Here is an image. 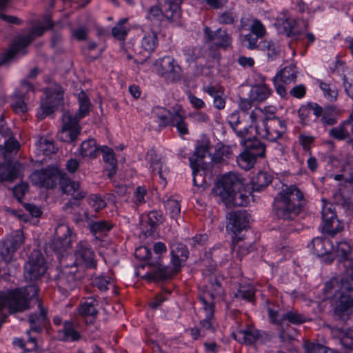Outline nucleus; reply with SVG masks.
Instances as JSON below:
<instances>
[{
    "mask_svg": "<svg viewBox=\"0 0 353 353\" xmlns=\"http://www.w3.org/2000/svg\"><path fill=\"white\" fill-rule=\"evenodd\" d=\"M351 247L346 241L337 244L335 252L345 260V270L339 279H332L325 284V291L334 290L339 296L336 302L334 312L341 319L353 314V262L348 261Z\"/></svg>",
    "mask_w": 353,
    "mask_h": 353,
    "instance_id": "f257e3e1",
    "label": "nucleus"
},
{
    "mask_svg": "<svg viewBox=\"0 0 353 353\" xmlns=\"http://www.w3.org/2000/svg\"><path fill=\"white\" fill-rule=\"evenodd\" d=\"M243 180L234 173L223 176L216 183L212 193L228 206H241L248 203V198L239 192Z\"/></svg>",
    "mask_w": 353,
    "mask_h": 353,
    "instance_id": "f03ea898",
    "label": "nucleus"
},
{
    "mask_svg": "<svg viewBox=\"0 0 353 353\" xmlns=\"http://www.w3.org/2000/svg\"><path fill=\"white\" fill-rule=\"evenodd\" d=\"M38 292L36 285L17 289L7 292H0V320L6 316V309L10 312H23L29 307V301L35 297Z\"/></svg>",
    "mask_w": 353,
    "mask_h": 353,
    "instance_id": "7ed1b4c3",
    "label": "nucleus"
},
{
    "mask_svg": "<svg viewBox=\"0 0 353 353\" xmlns=\"http://www.w3.org/2000/svg\"><path fill=\"white\" fill-rule=\"evenodd\" d=\"M79 108L75 116L69 112L63 114V126L58 134L61 141L71 142L74 141L80 133L79 121L89 114L90 103L84 92L78 94Z\"/></svg>",
    "mask_w": 353,
    "mask_h": 353,
    "instance_id": "20e7f679",
    "label": "nucleus"
},
{
    "mask_svg": "<svg viewBox=\"0 0 353 353\" xmlns=\"http://www.w3.org/2000/svg\"><path fill=\"white\" fill-rule=\"evenodd\" d=\"M303 195L295 186L286 187L274 200V210L278 217L292 219L301 210Z\"/></svg>",
    "mask_w": 353,
    "mask_h": 353,
    "instance_id": "39448f33",
    "label": "nucleus"
},
{
    "mask_svg": "<svg viewBox=\"0 0 353 353\" xmlns=\"http://www.w3.org/2000/svg\"><path fill=\"white\" fill-rule=\"evenodd\" d=\"M19 148V143L13 139L6 141L4 146L0 145V182H12L21 176L22 165L17 161L10 162V153Z\"/></svg>",
    "mask_w": 353,
    "mask_h": 353,
    "instance_id": "423d86ee",
    "label": "nucleus"
},
{
    "mask_svg": "<svg viewBox=\"0 0 353 353\" xmlns=\"http://www.w3.org/2000/svg\"><path fill=\"white\" fill-rule=\"evenodd\" d=\"M183 0H159V6H152L147 14V19L159 25L164 19L176 21L181 17L180 4Z\"/></svg>",
    "mask_w": 353,
    "mask_h": 353,
    "instance_id": "0eeeda50",
    "label": "nucleus"
},
{
    "mask_svg": "<svg viewBox=\"0 0 353 353\" xmlns=\"http://www.w3.org/2000/svg\"><path fill=\"white\" fill-rule=\"evenodd\" d=\"M210 148V141L203 139L197 143L194 154L190 158L194 184L203 188L208 185V183L203 179V169L205 168L203 159L208 154Z\"/></svg>",
    "mask_w": 353,
    "mask_h": 353,
    "instance_id": "6e6552de",
    "label": "nucleus"
},
{
    "mask_svg": "<svg viewBox=\"0 0 353 353\" xmlns=\"http://www.w3.org/2000/svg\"><path fill=\"white\" fill-rule=\"evenodd\" d=\"M46 97L41 101L37 112L39 119H42L55 112L63 105V90L56 83H52L45 90Z\"/></svg>",
    "mask_w": 353,
    "mask_h": 353,
    "instance_id": "1a4fd4ad",
    "label": "nucleus"
},
{
    "mask_svg": "<svg viewBox=\"0 0 353 353\" xmlns=\"http://www.w3.org/2000/svg\"><path fill=\"white\" fill-rule=\"evenodd\" d=\"M155 72L168 82H174L181 78V67L170 56L157 59L154 63Z\"/></svg>",
    "mask_w": 353,
    "mask_h": 353,
    "instance_id": "9d476101",
    "label": "nucleus"
},
{
    "mask_svg": "<svg viewBox=\"0 0 353 353\" xmlns=\"http://www.w3.org/2000/svg\"><path fill=\"white\" fill-rule=\"evenodd\" d=\"M47 268L43 254L37 250H34L24 265V278L29 281H37L45 274Z\"/></svg>",
    "mask_w": 353,
    "mask_h": 353,
    "instance_id": "9b49d317",
    "label": "nucleus"
},
{
    "mask_svg": "<svg viewBox=\"0 0 353 353\" xmlns=\"http://www.w3.org/2000/svg\"><path fill=\"white\" fill-rule=\"evenodd\" d=\"M43 23L45 26L38 25L34 27L31 30L30 36L20 39L17 43L12 45L8 52L9 58H13L17 54H24L26 53V48L31 42L33 37L41 36L45 31L52 27L50 17L48 16L44 19Z\"/></svg>",
    "mask_w": 353,
    "mask_h": 353,
    "instance_id": "f8f14e48",
    "label": "nucleus"
},
{
    "mask_svg": "<svg viewBox=\"0 0 353 353\" xmlns=\"http://www.w3.org/2000/svg\"><path fill=\"white\" fill-rule=\"evenodd\" d=\"M74 265L85 268H93L97 266L96 255L87 241H81L74 250Z\"/></svg>",
    "mask_w": 353,
    "mask_h": 353,
    "instance_id": "ddd939ff",
    "label": "nucleus"
},
{
    "mask_svg": "<svg viewBox=\"0 0 353 353\" xmlns=\"http://www.w3.org/2000/svg\"><path fill=\"white\" fill-rule=\"evenodd\" d=\"M61 176V172L58 167L52 166L46 169L37 170L30 176V181L38 186L52 188L56 183V181Z\"/></svg>",
    "mask_w": 353,
    "mask_h": 353,
    "instance_id": "4468645a",
    "label": "nucleus"
},
{
    "mask_svg": "<svg viewBox=\"0 0 353 353\" xmlns=\"http://www.w3.org/2000/svg\"><path fill=\"white\" fill-rule=\"evenodd\" d=\"M74 235L72 229L65 223H59L55 230V236L51 247L58 252H63L71 246Z\"/></svg>",
    "mask_w": 353,
    "mask_h": 353,
    "instance_id": "2eb2a0df",
    "label": "nucleus"
},
{
    "mask_svg": "<svg viewBox=\"0 0 353 353\" xmlns=\"http://www.w3.org/2000/svg\"><path fill=\"white\" fill-rule=\"evenodd\" d=\"M32 84L26 80H23L19 88H18L12 97L11 106L14 112L23 114L28 110L27 105V92L32 91Z\"/></svg>",
    "mask_w": 353,
    "mask_h": 353,
    "instance_id": "dca6fc26",
    "label": "nucleus"
},
{
    "mask_svg": "<svg viewBox=\"0 0 353 353\" xmlns=\"http://www.w3.org/2000/svg\"><path fill=\"white\" fill-rule=\"evenodd\" d=\"M23 241L24 236L21 230H17L14 235L7 237L0 250L2 260L6 263L12 261L14 259L15 251Z\"/></svg>",
    "mask_w": 353,
    "mask_h": 353,
    "instance_id": "f3484780",
    "label": "nucleus"
},
{
    "mask_svg": "<svg viewBox=\"0 0 353 353\" xmlns=\"http://www.w3.org/2000/svg\"><path fill=\"white\" fill-rule=\"evenodd\" d=\"M263 126L262 129H259L257 125L255 128L259 135L270 141H274L279 139L285 130V125L280 119L265 122Z\"/></svg>",
    "mask_w": 353,
    "mask_h": 353,
    "instance_id": "a211bd4d",
    "label": "nucleus"
},
{
    "mask_svg": "<svg viewBox=\"0 0 353 353\" xmlns=\"http://www.w3.org/2000/svg\"><path fill=\"white\" fill-rule=\"evenodd\" d=\"M199 301L201 304L200 311L201 317H204L200 322L203 329L214 330L213 323L212 321L214 315V303L212 302V295L205 294L199 296Z\"/></svg>",
    "mask_w": 353,
    "mask_h": 353,
    "instance_id": "6ab92c4d",
    "label": "nucleus"
},
{
    "mask_svg": "<svg viewBox=\"0 0 353 353\" xmlns=\"http://www.w3.org/2000/svg\"><path fill=\"white\" fill-rule=\"evenodd\" d=\"M76 271L77 270L73 268L71 265H65L57 278V286L61 291L68 293L76 286Z\"/></svg>",
    "mask_w": 353,
    "mask_h": 353,
    "instance_id": "aec40b11",
    "label": "nucleus"
},
{
    "mask_svg": "<svg viewBox=\"0 0 353 353\" xmlns=\"http://www.w3.org/2000/svg\"><path fill=\"white\" fill-rule=\"evenodd\" d=\"M249 219L245 212L235 211L229 214L227 230L237 234L248 226Z\"/></svg>",
    "mask_w": 353,
    "mask_h": 353,
    "instance_id": "412c9836",
    "label": "nucleus"
},
{
    "mask_svg": "<svg viewBox=\"0 0 353 353\" xmlns=\"http://www.w3.org/2000/svg\"><path fill=\"white\" fill-rule=\"evenodd\" d=\"M322 219L323 221V229L329 234H336L340 228V222L336 219L334 211L331 205H325L322 208Z\"/></svg>",
    "mask_w": 353,
    "mask_h": 353,
    "instance_id": "4be33fe9",
    "label": "nucleus"
},
{
    "mask_svg": "<svg viewBox=\"0 0 353 353\" xmlns=\"http://www.w3.org/2000/svg\"><path fill=\"white\" fill-rule=\"evenodd\" d=\"M275 26L279 33L285 34L289 37L296 39V36L299 34L295 28L296 21L294 19L286 15L280 17Z\"/></svg>",
    "mask_w": 353,
    "mask_h": 353,
    "instance_id": "5701e85b",
    "label": "nucleus"
},
{
    "mask_svg": "<svg viewBox=\"0 0 353 353\" xmlns=\"http://www.w3.org/2000/svg\"><path fill=\"white\" fill-rule=\"evenodd\" d=\"M232 336L239 342L246 345H252L260 338L259 332L253 327L238 330Z\"/></svg>",
    "mask_w": 353,
    "mask_h": 353,
    "instance_id": "b1692460",
    "label": "nucleus"
},
{
    "mask_svg": "<svg viewBox=\"0 0 353 353\" xmlns=\"http://www.w3.org/2000/svg\"><path fill=\"white\" fill-rule=\"evenodd\" d=\"M310 246L313 249L314 254L317 256H323L332 253L334 250L332 241L321 237L314 239L310 243Z\"/></svg>",
    "mask_w": 353,
    "mask_h": 353,
    "instance_id": "393cba45",
    "label": "nucleus"
},
{
    "mask_svg": "<svg viewBox=\"0 0 353 353\" xmlns=\"http://www.w3.org/2000/svg\"><path fill=\"white\" fill-rule=\"evenodd\" d=\"M205 34L210 41H213L219 47L225 48L231 43L230 35L223 30L219 29L215 32H212L209 28H205Z\"/></svg>",
    "mask_w": 353,
    "mask_h": 353,
    "instance_id": "a878e982",
    "label": "nucleus"
},
{
    "mask_svg": "<svg viewBox=\"0 0 353 353\" xmlns=\"http://www.w3.org/2000/svg\"><path fill=\"white\" fill-rule=\"evenodd\" d=\"M269 316L274 323H281L285 320L294 324H299L305 321V317L296 311H290L282 316L281 319H277L278 313L274 310H269Z\"/></svg>",
    "mask_w": 353,
    "mask_h": 353,
    "instance_id": "bb28decb",
    "label": "nucleus"
},
{
    "mask_svg": "<svg viewBox=\"0 0 353 353\" xmlns=\"http://www.w3.org/2000/svg\"><path fill=\"white\" fill-rule=\"evenodd\" d=\"M260 153H254L248 149L241 153L236 159V161L239 167L242 169L248 170L251 169L256 162V155H261L263 154V148H259Z\"/></svg>",
    "mask_w": 353,
    "mask_h": 353,
    "instance_id": "cd10ccee",
    "label": "nucleus"
},
{
    "mask_svg": "<svg viewBox=\"0 0 353 353\" xmlns=\"http://www.w3.org/2000/svg\"><path fill=\"white\" fill-rule=\"evenodd\" d=\"M351 124L349 121H343L340 125L332 128L329 134L334 139L342 141L351 139Z\"/></svg>",
    "mask_w": 353,
    "mask_h": 353,
    "instance_id": "c85d7f7f",
    "label": "nucleus"
},
{
    "mask_svg": "<svg viewBox=\"0 0 353 353\" xmlns=\"http://www.w3.org/2000/svg\"><path fill=\"white\" fill-rule=\"evenodd\" d=\"M158 44V37L157 33L150 30H143V37L141 41V48L147 52H153Z\"/></svg>",
    "mask_w": 353,
    "mask_h": 353,
    "instance_id": "c756f323",
    "label": "nucleus"
},
{
    "mask_svg": "<svg viewBox=\"0 0 353 353\" xmlns=\"http://www.w3.org/2000/svg\"><path fill=\"white\" fill-rule=\"evenodd\" d=\"M64 193L71 195L73 199L79 200L85 197L86 192L80 188L78 183L70 180H64L61 184Z\"/></svg>",
    "mask_w": 353,
    "mask_h": 353,
    "instance_id": "7c9ffc66",
    "label": "nucleus"
},
{
    "mask_svg": "<svg viewBox=\"0 0 353 353\" xmlns=\"http://www.w3.org/2000/svg\"><path fill=\"white\" fill-rule=\"evenodd\" d=\"M36 150L39 155L48 156L57 150L52 139L41 137L36 142Z\"/></svg>",
    "mask_w": 353,
    "mask_h": 353,
    "instance_id": "2f4dec72",
    "label": "nucleus"
},
{
    "mask_svg": "<svg viewBox=\"0 0 353 353\" xmlns=\"http://www.w3.org/2000/svg\"><path fill=\"white\" fill-rule=\"evenodd\" d=\"M99 154V147L93 139L83 141L80 145L79 154L84 158L94 159Z\"/></svg>",
    "mask_w": 353,
    "mask_h": 353,
    "instance_id": "473e14b6",
    "label": "nucleus"
},
{
    "mask_svg": "<svg viewBox=\"0 0 353 353\" xmlns=\"http://www.w3.org/2000/svg\"><path fill=\"white\" fill-rule=\"evenodd\" d=\"M171 254L172 265H173L174 272H177L181 266L182 263L188 258V250L184 245H180L176 248H172Z\"/></svg>",
    "mask_w": 353,
    "mask_h": 353,
    "instance_id": "72a5a7b5",
    "label": "nucleus"
},
{
    "mask_svg": "<svg viewBox=\"0 0 353 353\" xmlns=\"http://www.w3.org/2000/svg\"><path fill=\"white\" fill-rule=\"evenodd\" d=\"M233 156L232 148L222 143H218L216 145L214 153L212 155V160L215 163L225 162Z\"/></svg>",
    "mask_w": 353,
    "mask_h": 353,
    "instance_id": "f704fd0d",
    "label": "nucleus"
},
{
    "mask_svg": "<svg viewBox=\"0 0 353 353\" xmlns=\"http://www.w3.org/2000/svg\"><path fill=\"white\" fill-rule=\"evenodd\" d=\"M272 176L266 172H259L252 179V190L261 191L267 187L272 181Z\"/></svg>",
    "mask_w": 353,
    "mask_h": 353,
    "instance_id": "c9c22d12",
    "label": "nucleus"
},
{
    "mask_svg": "<svg viewBox=\"0 0 353 353\" xmlns=\"http://www.w3.org/2000/svg\"><path fill=\"white\" fill-rule=\"evenodd\" d=\"M59 337L65 341H72L80 339L79 333L75 330L71 322L65 321L63 327L59 331Z\"/></svg>",
    "mask_w": 353,
    "mask_h": 353,
    "instance_id": "e433bc0d",
    "label": "nucleus"
},
{
    "mask_svg": "<svg viewBox=\"0 0 353 353\" xmlns=\"http://www.w3.org/2000/svg\"><path fill=\"white\" fill-rule=\"evenodd\" d=\"M150 163V168L152 172H157L159 177L162 179L163 185L165 183V178L163 176V165L161 157L155 152L151 150L148 154Z\"/></svg>",
    "mask_w": 353,
    "mask_h": 353,
    "instance_id": "4c0bfd02",
    "label": "nucleus"
},
{
    "mask_svg": "<svg viewBox=\"0 0 353 353\" xmlns=\"http://www.w3.org/2000/svg\"><path fill=\"white\" fill-rule=\"evenodd\" d=\"M96 305L97 301L94 299L92 297L87 298L79 307V314L85 317H94L97 314Z\"/></svg>",
    "mask_w": 353,
    "mask_h": 353,
    "instance_id": "58836bf2",
    "label": "nucleus"
},
{
    "mask_svg": "<svg viewBox=\"0 0 353 353\" xmlns=\"http://www.w3.org/2000/svg\"><path fill=\"white\" fill-rule=\"evenodd\" d=\"M208 284L205 286V291L200 295L203 296L205 294H209L212 295V302L216 296H219L221 293V287L219 283L214 275H210L207 278Z\"/></svg>",
    "mask_w": 353,
    "mask_h": 353,
    "instance_id": "ea45409f",
    "label": "nucleus"
},
{
    "mask_svg": "<svg viewBox=\"0 0 353 353\" xmlns=\"http://www.w3.org/2000/svg\"><path fill=\"white\" fill-rule=\"evenodd\" d=\"M297 72L295 65L292 64L285 67L276 76H279V79L284 84H288L295 81Z\"/></svg>",
    "mask_w": 353,
    "mask_h": 353,
    "instance_id": "a19ab883",
    "label": "nucleus"
},
{
    "mask_svg": "<svg viewBox=\"0 0 353 353\" xmlns=\"http://www.w3.org/2000/svg\"><path fill=\"white\" fill-rule=\"evenodd\" d=\"M271 92V90L266 85L261 84L252 88L251 97L253 100L262 101L269 97Z\"/></svg>",
    "mask_w": 353,
    "mask_h": 353,
    "instance_id": "79ce46f5",
    "label": "nucleus"
},
{
    "mask_svg": "<svg viewBox=\"0 0 353 353\" xmlns=\"http://www.w3.org/2000/svg\"><path fill=\"white\" fill-rule=\"evenodd\" d=\"M320 89L323 91L324 97L331 102L336 100L338 97V90L336 86L332 83H327L321 81H318Z\"/></svg>",
    "mask_w": 353,
    "mask_h": 353,
    "instance_id": "37998d69",
    "label": "nucleus"
},
{
    "mask_svg": "<svg viewBox=\"0 0 353 353\" xmlns=\"http://www.w3.org/2000/svg\"><path fill=\"white\" fill-rule=\"evenodd\" d=\"M112 228V224L105 221H99L92 223L90 229L94 235H105Z\"/></svg>",
    "mask_w": 353,
    "mask_h": 353,
    "instance_id": "c03bdc74",
    "label": "nucleus"
},
{
    "mask_svg": "<svg viewBox=\"0 0 353 353\" xmlns=\"http://www.w3.org/2000/svg\"><path fill=\"white\" fill-rule=\"evenodd\" d=\"M127 21L128 19H122L112 28V35L117 39L123 40L128 34L129 28L125 26Z\"/></svg>",
    "mask_w": 353,
    "mask_h": 353,
    "instance_id": "a18cd8bd",
    "label": "nucleus"
},
{
    "mask_svg": "<svg viewBox=\"0 0 353 353\" xmlns=\"http://www.w3.org/2000/svg\"><path fill=\"white\" fill-rule=\"evenodd\" d=\"M261 48L267 53L268 57L270 60L276 59L280 52V48L277 44L267 40L261 43Z\"/></svg>",
    "mask_w": 353,
    "mask_h": 353,
    "instance_id": "49530a36",
    "label": "nucleus"
},
{
    "mask_svg": "<svg viewBox=\"0 0 353 353\" xmlns=\"http://www.w3.org/2000/svg\"><path fill=\"white\" fill-rule=\"evenodd\" d=\"M165 207L166 212L172 219H177L180 216L181 207L177 200L173 199H168Z\"/></svg>",
    "mask_w": 353,
    "mask_h": 353,
    "instance_id": "de8ad7c7",
    "label": "nucleus"
},
{
    "mask_svg": "<svg viewBox=\"0 0 353 353\" xmlns=\"http://www.w3.org/2000/svg\"><path fill=\"white\" fill-rule=\"evenodd\" d=\"M228 122L239 137H243L248 133L247 128H245L244 130L239 128L240 121L239 115L237 112H234L228 117Z\"/></svg>",
    "mask_w": 353,
    "mask_h": 353,
    "instance_id": "09e8293b",
    "label": "nucleus"
},
{
    "mask_svg": "<svg viewBox=\"0 0 353 353\" xmlns=\"http://www.w3.org/2000/svg\"><path fill=\"white\" fill-rule=\"evenodd\" d=\"M45 318V314L42 312H41L39 314L30 315L29 318V321L30 323L31 324V328L30 330L27 331V334H29L30 331L39 332L41 328L40 326L38 325L44 322Z\"/></svg>",
    "mask_w": 353,
    "mask_h": 353,
    "instance_id": "8fccbe9b",
    "label": "nucleus"
},
{
    "mask_svg": "<svg viewBox=\"0 0 353 353\" xmlns=\"http://www.w3.org/2000/svg\"><path fill=\"white\" fill-rule=\"evenodd\" d=\"M103 157V160L109 164L110 166L111 170L113 172H115L116 167H117V160L114 157V154L113 150L108 147L102 148Z\"/></svg>",
    "mask_w": 353,
    "mask_h": 353,
    "instance_id": "3c124183",
    "label": "nucleus"
},
{
    "mask_svg": "<svg viewBox=\"0 0 353 353\" xmlns=\"http://www.w3.org/2000/svg\"><path fill=\"white\" fill-rule=\"evenodd\" d=\"M152 113L159 119L160 125H166L168 123L170 112L168 110L161 107H155Z\"/></svg>",
    "mask_w": 353,
    "mask_h": 353,
    "instance_id": "603ef678",
    "label": "nucleus"
},
{
    "mask_svg": "<svg viewBox=\"0 0 353 353\" xmlns=\"http://www.w3.org/2000/svg\"><path fill=\"white\" fill-rule=\"evenodd\" d=\"M92 283L99 290L105 291L108 288V285H112V279L108 276H99L93 279Z\"/></svg>",
    "mask_w": 353,
    "mask_h": 353,
    "instance_id": "864d4df0",
    "label": "nucleus"
},
{
    "mask_svg": "<svg viewBox=\"0 0 353 353\" xmlns=\"http://www.w3.org/2000/svg\"><path fill=\"white\" fill-rule=\"evenodd\" d=\"M254 296V289L252 285L241 286L236 294V296L249 301H252Z\"/></svg>",
    "mask_w": 353,
    "mask_h": 353,
    "instance_id": "5fc2aeb1",
    "label": "nucleus"
},
{
    "mask_svg": "<svg viewBox=\"0 0 353 353\" xmlns=\"http://www.w3.org/2000/svg\"><path fill=\"white\" fill-rule=\"evenodd\" d=\"M173 125L176 126L178 132L181 135H185L188 133V125L184 121L183 118L179 114H175L172 118Z\"/></svg>",
    "mask_w": 353,
    "mask_h": 353,
    "instance_id": "6e6d98bb",
    "label": "nucleus"
},
{
    "mask_svg": "<svg viewBox=\"0 0 353 353\" xmlns=\"http://www.w3.org/2000/svg\"><path fill=\"white\" fill-rule=\"evenodd\" d=\"M343 174H336L334 176V179L336 181H340L344 178L345 175L346 176L347 179H353V159L350 161V162L344 166Z\"/></svg>",
    "mask_w": 353,
    "mask_h": 353,
    "instance_id": "4d7b16f0",
    "label": "nucleus"
},
{
    "mask_svg": "<svg viewBox=\"0 0 353 353\" xmlns=\"http://www.w3.org/2000/svg\"><path fill=\"white\" fill-rule=\"evenodd\" d=\"M89 204L96 211H99L106 205V202L99 196L93 195L89 198Z\"/></svg>",
    "mask_w": 353,
    "mask_h": 353,
    "instance_id": "13d9d810",
    "label": "nucleus"
},
{
    "mask_svg": "<svg viewBox=\"0 0 353 353\" xmlns=\"http://www.w3.org/2000/svg\"><path fill=\"white\" fill-rule=\"evenodd\" d=\"M250 30L254 34L259 37H262L265 34V29L264 26L260 21L257 19L253 20L250 27Z\"/></svg>",
    "mask_w": 353,
    "mask_h": 353,
    "instance_id": "bf43d9fd",
    "label": "nucleus"
},
{
    "mask_svg": "<svg viewBox=\"0 0 353 353\" xmlns=\"http://www.w3.org/2000/svg\"><path fill=\"white\" fill-rule=\"evenodd\" d=\"M307 353H327V349L320 344L310 343L305 345Z\"/></svg>",
    "mask_w": 353,
    "mask_h": 353,
    "instance_id": "052dcab7",
    "label": "nucleus"
},
{
    "mask_svg": "<svg viewBox=\"0 0 353 353\" xmlns=\"http://www.w3.org/2000/svg\"><path fill=\"white\" fill-rule=\"evenodd\" d=\"M134 255L137 259L146 260L150 257L151 252L145 246H140L135 250Z\"/></svg>",
    "mask_w": 353,
    "mask_h": 353,
    "instance_id": "680f3d73",
    "label": "nucleus"
},
{
    "mask_svg": "<svg viewBox=\"0 0 353 353\" xmlns=\"http://www.w3.org/2000/svg\"><path fill=\"white\" fill-rule=\"evenodd\" d=\"M236 246L238 247L237 254L239 256H242L247 254L252 248L250 243L245 242H241L240 243L234 245L233 249H235Z\"/></svg>",
    "mask_w": 353,
    "mask_h": 353,
    "instance_id": "e2e57ef3",
    "label": "nucleus"
},
{
    "mask_svg": "<svg viewBox=\"0 0 353 353\" xmlns=\"http://www.w3.org/2000/svg\"><path fill=\"white\" fill-rule=\"evenodd\" d=\"M28 185L26 183H22L14 188L13 194L19 201H21L23 195L28 191Z\"/></svg>",
    "mask_w": 353,
    "mask_h": 353,
    "instance_id": "0e129e2a",
    "label": "nucleus"
},
{
    "mask_svg": "<svg viewBox=\"0 0 353 353\" xmlns=\"http://www.w3.org/2000/svg\"><path fill=\"white\" fill-rule=\"evenodd\" d=\"M258 38H259L257 36H254L251 34H248L243 37V42H245V45L249 48V49H254L256 48L257 45V41Z\"/></svg>",
    "mask_w": 353,
    "mask_h": 353,
    "instance_id": "69168bd1",
    "label": "nucleus"
},
{
    "mask_svg": "<svg viewBox=\"0 0 353 353\" xmlns=\"http://www.w3.org/2000/svg\"><path fill=\"white\" fill-rule=\"evenodd\" d=\"M134 203L141 204L144 202V196L146 194V190L143 187H138L134 192Z\"/></svg>",
    "mask_w": 353,
    "mask_h": 353,
    "instance_id": "338daca9",
    "label": "nucleus"
},
{
    "mask_svg": "<svg viewBox=\"0 0 353 353\" xmlns=\"http://www.w3.org/2000/svg\"><path fill=\"white\" fill-rule=\"evenodd\" d=\"M343 80L344 87L347 94L353 99V76H345Z\"/></svg>",
    "mask_w": 353,
    "mask_h": 353,
    "instance_id": "774afa93",
    "label": "nucleus"
}]
</instances>
